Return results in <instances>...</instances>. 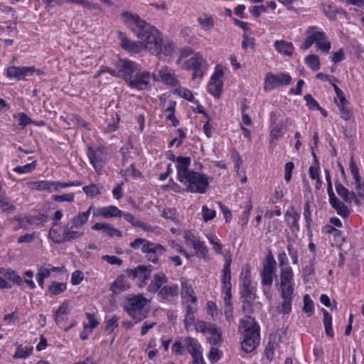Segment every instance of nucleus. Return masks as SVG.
Wrapping results in <instances>:
<instances>
[{
	"instance_id": "obj_39",
	"label": "nucleus",
	"mask_w": 364,
	"mask_h": 364,
	"mask_svg": "<svg viewBox=\"0 0 364 364\" xmlns=\"http://www.w3.org/2000/svg\"><path fill=\"white\" fill-rule=\"evenodd\" d=\"M305 64L312 70L316 71L320 69L321 62L319 57L315 54L308 55L304 58Z\"/></svg>"
},
{
	"instance_id": "obj_1",
	"label": "nucleus",
	"mask_w": 364,
	"mask_h": 364,
	"mask_svg": "<svg viewBox=\"0 0 364 364\" xmlns=\"http://www.w3.org/2000/svg\"><path fill=\"white\" fill-rule=\"evenodd\" d=\"M126 23L139 39L146 43V46L156 55L171 56L176 49L175 43L170 40H163L159 31L153 26L141 18L137 14L124 12Z\"/></svg>"
},
{
	"instance_id": "obj_52",
	"label": "nucleus",
	"mask_w": 364,
	"mask_h": 364,
	"mask_svg": "<svg viewBox=\"0 0 364 364\" xmlns=\"http://www.w3.org/2000/svg\"><path fill=\"white\" fill-rule=\"evenodd\" d=\"M303 311L308 314V316L312 315L314 311V304L311 300L309 294H305L304 296V307Z\"/></svg>"
},
{
	"instance_id": "obj_42",
	"label": "nucleus",
	"mask_w": 364,
	"mask_h": 364,
	"mask_svg": "<svg viewBox=\"0 0 364 364\" xmlns=\"http://www.w3.org/2000/svg\"><path fill=\"white\" fill-rule=\"evenodd\" d=\"M334 102L339 109L341 117L346 121L349 120L352 117V112L346 106L348 102V100H346V102L342 103L341 101L338 102L337 99L335 98Z\"/></svg>"
},
{
	"instance_id": "obj_47",
	"label": "nucleus",
	"mask_w": 364,
	"mask_h": 364,
	"mask_svg": "<svg viewBox=\"0 0 364 364\" xmlns=\"http://www.w3.org/2000/svg\"><path fill=\"white\" fill-rule=\"evenodd\" d=\"M275 272L272 270L262 269L261 272L262 285L271 287Z\"/></svg>"
},
{
	"instance_id": "obj_44",
	"label": "nucleus",
	"mask_w": 364,
	"mask_h": 364,
	"mask_svg": "<svg viewBox=\"0 0 364 364\" xmlns=\"http://www.w3.org/2000/svg\"><path fill=\"white\" fill-rule=\"evenodd\" d=\"M55 3L60 6L65 3L81 5L84 9H93L95 6L87 0H56Z\"/></svg>"
},
{
	"instance_id": "obj_53",
	"label": "nucleus",
	"mask_w": 364,
	"mask_h": 364,
	"mask_svg": "<svg viewBox=\"0 0 364 364\" xmlns=\"http://www.w3.org/2000/svg\"><path fill=\"white\" fill-rule=\"evenodd\" d=\"M323 10L326 15L331 19H334L338 12L337 7L332 3L323 4Z\"/></svg>"
},
{
	"instance_id": "obj_19",
	"label": "nucleus",
	"mask_w": 364,
	"mask_h": 364,
	"mask_svg": "<svg viewBox=\"0 0 364 364\" xmlns=\"http://www.w3.org/2000/svg\"><path fill=\"white\" fill-rule=\"evenodd\" d=\"M131 287V284L128 281L126 275H119L111 284L109 290L114 294H118L121 292L128 290Z\"/></svg>"
},
{
	"instance_id": "obj_8",
	"label": "nucleus",
	"mask_w": 364,
	"mask_h": 364,
	"mask_svg": "<svg viewBox=\"0 0 364 364\" xmlns=\"http://www.w3.org/2000/svg\"><path fill=\"white\" fill-rule=\"evenodd\" d=\"M291 81V77L288 73H279L274 74L268 73L264 78V90L265 92H270L279 86L289 85Z\"/></svg>"
},
{
	"instance_id": "obj_51",
	"label": "nucleus",
	"mask_w": 364,
	"mask_h": 364,
	"mask_svg": "<svg viewBox=\"0 0 364 364\" xmlns=\"http://www.w3.org/2000/svg\"><path fill=\"white\" fill-rule=\"evenodd\" d=\"M198 22L205 30H210L215 25L213 17L208 15H205L204 17H199Z\"/></svg>"
},
{
	"instance_id": "obj_46",
	"label": "nucleus",
	"mask_w": 364,
	"mask_h": 364,
	"mask_svg": "<svg viewBox=\"0 0 364 364\" xmlns=\"http://www.w3.org/2000/svg\"><path fill=\"white\" fill-rule=\"evenodd\" d=\"M277 346L278 343L276 341V338L274 337V340H272V338H270L264 350V355L269 361L272 360L274 354V350Z\"/></svg>"
},
{
	"instance_id": "obj_2",
	"label": "nucleus",
	"mask_w": 364,
	"mask_h": 364,
	"mask_svg": "<svg viewBox=\"0 0 364 364\" xmlns=\"http://www.w3.org/2000/svg\"><path fill=\"white\" fill-rule=\"evenodd\" d=\"M119 69L121 77L132 89L139 91L147 90L150 87L151 74L146 70L141 71V65L128 59H119L114 64Z\"/></svg>"
},
{
	"instance_id": "obj_45",
	"label": "nucleus",
	"mask_w": 364,
	"mask_h": 364,
	"mask_svg": "<svg viewBox=\"0 0 364 364\" xmlns=\"http://www.w3.org/2000/svg\"><path fill=\"white\" fill-rule=\"evenodd\" d=\"M173 93L191 102H197L191 91L186 87H178L174 90Z\"/></svg>"
},
{
	"instance_id": "obj_50",
	"label": "nucleus",
	"mask_w": 364,
	"mask_h": 364,
	"mask_svg": "<svg viewBox=\"0 0 364 364\" xmlns=\"http://www.w3.org/2000/svg\"><path fill=\"white\" fill-rule=\"evenodd\" d=\"M193 248L197 251V255L200 258H205L208 255V249L205 242L200 240L193 244Z\"/></svg>"
},
{
	"instance_id": "obj_22",
	"label": "nucleus",
	"mask_w": 364,
	"mask_h": 364,
	"mask_svg": "<svg viewBox=\"0 0 364 364\" xmlns=\"http://www.w3.org/2000/svg\"><path fill=\"white\" fill-rule=\"evenodd\" d=\"M335 188L338 196H340L344 201L350 202L352 200H354L355 203L357 204L360 203V200L357 198L355 192H350L348 188L338 181L335 182Z\"/></svg>"
},
{
	"instance_id": "obj_57",
	"label": "nucleus",
	"mask_w": 364,
	"mask_h": 364,
	"mask_svg": "<svg viewBox=\"0 0 364 364\" xmlns=\"http://www.w3.org/2000/svg\"><path fill=\"white\" fill-rule=\"evenodd\" d=\"M48 237L55 244L60 245L63 243V234L60 235L53 225L49 230Z\"/></svg>"
},
{
	"instance_id": "obj_58",
	"label": "nucleus",
	"mask_w": 364,
	"mask_h": 364,
	"mask_svg": "<svg viewBox=\"0 0 364 364\" xmlns=\"http://www.w3.org/2000/svg\"><path fill=\"white\" fill-rule=\"evenodd\" d=\"M242 300V309L244 313H252L253 311V303L256 298L253 297H241Z\"/></svg>"
},
{
	"instance_id": "obj_15",
	"label": "nucleus",
	"mask_w": 364,
	"mask_h": 364,
	"mask_svg": "<svg viewBox=\"0 0 364 364\" xmlns=\"http://www.w3.org/2000/svg\"><path fill=\"white\" fill-rule=\"evenodd\" d=\"M299 219L300 214L295 210L293 206L289 207L284 213V220L292 232L299 231Z\"/></svg>"
},
{
	"instance_id": "obj_62",
	"label": "nucleus",
	"mask_w": 364,
	"mask_h": 364,
	"mask_svg": "<svg viewBox=\"0 0 364 364\" xmlns=\"http://www.w3.org/2000/svg\"><path fill=\"white\" fill-rule=\"evenodd\" d=\"M82 190L87 196L90 197L101 194L100 188L96 184L85 186L82 188Z\"/></svg>"
},
{
	"instance_id": "obj_31",
	"label": "nucleus",
	"mask_w": 364,
	"mask_h": 364,
	"mask_svg": "<svg viewBox=\"0 0 364 364\" xmlns=\"http://www.w3.org/2000/svg\"><path fill=\"white\" fill-rule=\"evenodd\" d=\"M184 346L186 347L187 351L192 356L199 353H202V348L196 338L188 336L183 340Z\"/></svg>"
},
{
	"instance_id": "obj_6",
	"label": "nucleus",
	"mask_w": 364,
	"mask_h": 364,
	"mask_svg": "<svg viewBox=\"0 0 364 364\" xmlns=\"http://www.w3.org/2000/svg\"><path fill=\"white\" fill-rule=\"evenodd\" d=\"M140 245H141L142 253L146 254L148 260L154 264L159 262V256L166 251V247L162 245L152 242L144 238H136L130 244L131 247L134 250L138 249Z\"/></svg>"
},
{
	"instance_id": "obj_56",
	"label": "nucleus",
	"mask_w": 364,
	"mask_h": 364,
	"mask_svg": "<svg viewBox=\"0 0 364 364\" xmlns=\"http://www.w3.org/2000/svg\"><path fill=\"white\" fill-rule=\"evenodd\" d=\"M13 220L18 222V225L14 228L15 230L27 229L28 225L31 224L30 217L27 216H15Z\"/></svg>"
},
{
	"instance_id": "obj_23",
	"label": "nucleus",
	"mask_w": 364,
	"mask_h": 364,
	"mask_svg": "<svg viewBox=\"0 0 364 364\" xmlns=\"http://www.w3.org/2000/svg\"><path fill=\"white\" fill-rule=\"evenodd\" d=\"M159 75L161 81L166 85L171 86H177L179 85L175 73L168 67H164L160 69Z\"/></svg>"
},
{
	"instance_id": "obj_26",
	"label": "nucleus",
	"mask_w": 364,
	"mask_h": 364,
	"mask_svg": "<svg viewBox=\"0 0 364 364\" xmlns=\"http://www.w3.org/2000/svg\"><path fill=\"white\" fill-rule=\"evenodd\" d=\"M240 295L241 297H253L256 298L257 288L255 284L253 283L252 279H245L240 281Z\"/></svg>"
},
{
	"instance_id": "obj_24",
	"label": "nucleus",
	"mask_w": 364,
	"mask_h": 364,
	"mask_svg": "<svg viewBox=\"0 0 364 364\" xmlns=\"http://www.w3.org/2000/svg\"><path fill=\"white\" fill-rule=\"evenodd\" d=\"M0 273L1 274V278L11 284L12 283L14 285L21 286L23 282V278L15 270L10 268H3Z\"/></svg>"
},
{
	"instance_id": "obj_49",
	"label": "nucleus",
	"mask_w": 364,
	"mask_h": 364,
	"mask_svg": "<svg viewBox=\"0 0 364 364\" xmlns=\"http://www.w3.org/2000/svg\"><path fill=\"white\" fill-rule=\"evenodd\" d=\"M37 166L36 161H33L30 164H26L25 166H18L15 167L13 171L19 174L28 173L32 172L36 169Z\"/></svg>"
},
{
	"instance_id": "obj_38",
	"label": "nucleus",
	"mask_w": 364,
	"mask_h": 364,
	"mask_svg": "<svg viewBox=\"0 0 364 364\" xmlns=\"http://www.w3.org/2000/svg\"><path fill=\"white\" fill-rule=\"evenodd\" d=\"M186 315L185 318L183 321L184 326L187 328L188 327L191 326L195 321V316L194 314L197 311V308L191 305L187 304L186 307Z\"/></svg>"
},
{
	"instance_id": "obj_30",
	"label": "nucleus",
	"mask_w": 364,
	"mask_h": 364,
	"mask_svg": "<svg viewBox=\"0 0 364 364\" xmlns=\"http://www.w3.org/2000/svg\"><path fill=\"white\" fill-rule=\"evenodd\" d=\"M275 50L286 56H291L293 53L294 46L292 43L284 40L276 41L274 43Z\"/></svg>"
},
{
	"instance_id": "obj_5",
	"label": "nucleus",
	"mask_w": 364,
	"mask_h": 364,
	"mask_svg": "<svg viewBox=\"0 0 364 364\" xmlns=\"http://www.w3.org/2000/svg\"><path fill=\"white\" fill-rule=\"evenodd\" d=\"M213 178L197 171L190 172L180 182L186 186V191L193 193L203 194L207 191Z\"/></svg>"
},
{
	"instance_id": "obj_20",
	"label": "nucleus",
	"mask_w": 364,
	"mask_h": 364,
	"mask_svg": "<svg viewBox=\"0 0 364 364\" xmlns=\"http://www.w3.org/2000/svg\"><path fill=\"white\" fill-rule=\"evenodd\" d=\"M82 230L76 229L70 223H68L63 226V243L67 242H72L76 239H78L83 235Z\"/></svg>"
},
{
	"instance_id": "obj_10",
	"label": "nucleus",
	"mask_w": 364,
	"mask_h": 364,
	"mask_svg": "<svg viewBox=\"0 0 364 364\" xmlns=\"http://www.w3.org/2000/svg\"><path fill=\"white\" fill-rule=\"evenodd\" d=\"M223 74L224 73L223 70H220L218 67H216V69L211 76L208 85V92H210L217 99L220 98L223 90V82L222 77Z\"/></svg>"
},
{
	"instance_id": "obj_64",
	"label": "nucleus",
	"mask_w": 364,
	"mask_h": 364,
	"mask_svg": "<svg viewBox=\"0 0 364 364\" xmlns=\"http://www.w3.org/2000/svg\"><path fill=\"white\" fill-rule=\"evenodd\" d=\"M276 261L274 259V257L271 252H269L267 255L266 259L264 262V268L263 269L267 270H272L275 272L276 268Z\"/></svg>"
},
{
	"instance_id": "obj_27",
	"label": "nucleus",
	"mask_w": 364,
	"mask_h": 364,
	"mask_svg": "<svg viewBox=\"0 0 364 364\" xmlns=\"http://www.w3.org/2000/svg\"><path fill=\"white\" fill-rule=\"evenodd\" d=\"M93 230H102L109 237L117 236L121 237L122 236V232L117 228H114L109 223H97L92 226Z\"/></svg>"
},
{
	"instance_id": "obj_40",
	"label": "nucleus",
	"mask_w": 364,
	"mask_h": 364,
	"mask_svg": "<svg viewBox=\"0 0 364 364\" xmlns=\"http://www.w3.org/2000/svg\"><path fill=\"white\" fill-rule=\"evenodd\" d=\"M304 217L306 221V226L309 237L312 236V218H311V210H310V204L309 201L305 202L304 207Z\"/></svg>"
},
{
	"instance_id": "obj_32",
	"label": "nucleus",
	"mask_w": 364,
	"mask_h": 364,
	"mask_svg": "<svg viewBox=\"0 0 364 364\" xmlns=\"http://www.w3.org/2000/svg\"><path fill=\"white\" fill-rule=\"evenodd\" d=\"M14 345L16 348L15 353L13 355V358L26 359L32 355L33 351V347L32 346L23 347L22 344H20L18 342L15 343Z\"/></svg>"
},
{
	"instance_id": "obj_21",
	"label": "nucleus",
	"mask_w": 364,
	"mask_h": 364,
	"mask_svg": "<svg viewBox=\"0 0 364 364\" xmlns=\"http://www.w3.org/2000/svg\"><path fill=\"white\" fill-rule=\"evenodd\" d=\"M94 215H99L104 218H121L122 211L115 205H109L97 209L93 212Z\"/></svg>"
},
{
	"instance_id": "obj_63",
	"label": "nucleus",
	"mask_w": 364,
	"mask_h": 364,
	"mask_svg": "<svg viewBox=\"0 0 364 364\" xmlns=\"http://www.w3.org/2000/svg\"><path fill=\"white\" fill-rule=\"evenodd\" d=\"M255 39L253 37L249 36L247 33L242 35V48L247 49L250 48L252 50H255Z\"/></svg>"
},
{
	"instance_id": "obj_61",
	"label": "nucleus",
	"mask_w": 364,
	"mask_h": 364,
	"mask_svg": "<svg viewBox=\"0 0 364 364\" xmlns=\"http://www.w3.org/2000/svg\"><path fill=\"white\" fill-rule=\"evenodd\" d=\"M29 217L31 220V225H43L48 220V216L44 213H38V215Z\"/></svg>"
},
{
	"instance_id": "obj_34",
	"label": "nucleus",
	"mask_w": 364,
	"mask_h": 364,
	"mask_svg": "<svg viewBox=\"0 0 364 364\" xmlns=\"http://www.w3.org/2000/svg\"><path fill=\"white\" fill-rule=\"evenodd\" d=\"M231 262L232 259L230 256L225 259V263L222 269V284H231Z\"/></svg>"
},
{
	"instance_id": "obj_60",
	"label": "nucleus",
	"mask_w": 364,
	"mask_h": 364,
	"mask_svg": "<svg viewBox=\"0 0 364 364\" xmlns=\"http://www.w3.org/2000/svg\"><path fill=\"white\" fill-rule=\"evenodd\" d=\"M212 326L213 323H211L205 322L203 321H198L195 323V329L198 332L205 333L209 332Z\"/></svg>"
},
{
	"instance_id": "obj_25",
	"label": "nucleus",
	"mask_w": 364,
	"mask_h": 364,
	"mask_svg": "<svg viewBox=\"0 0 364 364\" xmlns=\"http://www.w3.org/2000/svg\"><path fill=\"white\" fill-rule=\"evenodd\" d=\"M294 274L291 267L287 266L281 269L280 274V291H283L289 287H293Z\"/></svg>"
},
{
	"instance_id": "obj_12",
	"label": "nucleus",
	"mask_w": 364,
	"mask_h": 364,
	"mask_svg": "<svg viewBox=\"0 0 364 364\" xmlns=\"http://www.w3.org/2000/svg\"><path fill=\"white\" fill-rule=\"evenodd\" d=\"M204 62L205 60L200 54H196L193 57L186 60L184 66L187 70H193V79L203 77V72L202 70V64Z\"/></svg>"
},
{
	"instance_id": "obj_18",
	"label": "nucleus",
	"mask_w": 364,
	"mask_h": 364,
	"mask_svg": "<svg viewBox=\"0 0 364 364\" xmlns=\"http://www.w3.org/2000/svg\"><path fill=\"white\" fill-rule=\"evenodd\" d=\"M181 295L183 300L186 304L191 301L192 304L197 303V297L194 295V289L191 285L188 284L187 279L185 278L181 279Z\"/></svg>"
},
{
	"instance_id": "obj_29",
	"label": "nucleus",
	"mask_w": 364,
	"mask_h": 364,
	"mask_svg": "<svg viewBox=\"0 0 364 364\" xmlns=\"http://www.w3.org/2000/svg\"><path fill=\"white\" fill-rule=\"evenodd\" d=\"M33 185L35 189L40 191L58 192L57 181H38L33 182Z\"/></svg>"
},
{
	"instance_id": "obj_16",
	"label": "nucleus",
	"mask_w": 364,
	"mask_h": 364,
	"mask_svg": "<svg viewBox=\"0 0 364 364\" xmlns=\"http://www.w3.org/2000/svg\"><path fill=\"white\" fill-rule=\"evenodd\" d=\"M168 279L164 272H159L154 275L153 279L147 287V291L151 294H156L166 284Z\"/></svg>"
},
{
	"instance_id": "obj_4",
	"label": "nucleus",
	"mask_w": 364,
	"mask_h": 364,
	"mask_svg": "<svg viewBox=\"0 0 364 364\" xmlns=\"http://www.w3.org/2000/svg\"><path fill=\"white\" fill-rule=\"evenodd\" d=\"M149 299L142 294H129L126 297L124 311L135 321L136 323L144 321L149 313Z\"/></svg>"
},
{
	"instance_id": "obj_33",
	"label": "nucleus",
	"mask_w": 364,
	"mask_h": 364,
	"mask_svg": "<svg viewBox=\"0 0 364 364\" xmlns=\"http://www.w3.org/2000/svg\"><path fill=\"white\" fill-rule=\"evenodd\" d=\"M122 216L127 222L131 223L134 227L139 228L141 230L146 231L151 230V226L149 224L137 220L132 214L129 213H122Z\"/></svg>"
},
{
	"instance_id": "obj_55",
	"label": "nucleus",
	"mask_w": 364,
	"mask_h": 364,
	"mask_svg": "<svg viewBox=\"0 0 364 364\" xmlns=\"http://www.w3.org/2000/svg\"><path fill=\"white\" fill-rule=\"evenodd\" d=\"M118 321L119 317L117 315H114L111 318L105 321V329L108 333H112L114 332V329L118 327Z\"/></svg>"
},
{
	"instance_id": "obj_59",
	"label": "nucleus",
	"mask_w": 364,
	"mask_h": 364,
	"mask_svg": "<svg viewBox=\"0 0 364 364\" xmlns=\"http://www.w3.org/2000/svg\"><path fill=\"white\" fill-rule=\"evenodd\" d=\"M223 352L212 346L208 357L211 363H215L221 358Z\"/></svg>"
},
{
	"instance_id": "obj_14",
	"label": "nucleus",
	"mask_w": 364,
	"mask_h": 364,
	"mask_svg": "<svg viewBox=\"0 0 364 364\" xmlns=\"http://www.w3.org/2000/svg\"><path fill=\"white\" fill-rule=\"evenodd\" d=\"M281 291V297L283 301L280 306H278L277 311L282 314H289L291 311L292 295L294 293V287H289Z\"/></svg>"
},
{
	"instance_id": "obj_37",
	"label": "nucleus",
	"mask_w": 364,
	"mask_h": 364,
	"mask_svg": "<svg viewBox=\"0 0 364 364\" xmlns=\"http://www.w3.org/2000/svg\"><path fill=\"white\" fill-rule=\"evenodd\" d=\"M208 333L211 334L208 338V342L211 346H218L222 343V333L215 324H213Z\"/></svg>"
},
{
	"instance_id": "obj_11",
	"label": "nucleus",
	"mask_w": 364,
	"mask_h": 364,
	"mask_svg": "<svg viewBox=\"0 0 364 364\" xmlns=\"http://www.w3.org/2000/svg\"><path fill=\"white\" fill-rule=\"evenodd\" d=\"M306 34L308 36L300 46V48L304 50L309 49L314 43L316 44V42L325 37V33L318 31L316 26H309L306 31Z\"/></svg>"
},
{
	"instance_id": "obj_54",
	"label": "nucleus",
	"mask_w": 364,
	"mask_h": 364,
	"mask_svg": "<svg viewBox=\"0 0 364 364\" xmlns=\"http://www.w3.org/2000/svg\"><path fill=\"white\" fill-rule=\"evenodd\" d=\"M337 212V214L343 218L348 217L350 213L349 208L341 201L332 206Z\"/></svg>"
},
{
	"instance_id": "obj_36",
	"label": "nucleus",
	"mask_w": 364,
	"mask_h": 364,
	"mask_svg": "<svg viewBox=\"0 0 364 364\" xmlns=\"http://www.w3.org/2000/svg\"><path fill=\"white\" fill-rule=\"evenodd\" d=\"M287 129L285 123L279 122L274 125L270 132V139L272 141H277L280 139L285 133Z\"/></svg>"
},
{
	"instance_id": "obj_43",
	"label": "nucleus",
	"mask_w": 364,
	"mask_h": 364,
	"mask_svg": "<svg viewBox=\"0 0 364 364\" xmlns=\"http://www.w3.org/2000/svg\"><path fill=\"white\" fill-rule=\"evenodd\" d=\"M67 289V284L63 282H51L50 284L48 286V290L53 295H59Z\"/></svg>"
},
{
	"instance_id": "obj_48",
	"label": "nucleus",
	"mask_w": 364,
	"mask_h": 364,
	"mask_svg": "<svg viewBox=\"0 0 364 364\" xmlns=\"http://www.w3.org/2000/svg\"><path fill=\"white\" fill-rule=\"evenodd\" d=\"M70 120L71 121L73 124L78 127L84 128L86 130L89 131L91 130L90 123L84 120L79 114H73L70 118Z\"/></svg>"
},
{
	"instance_id": "obj_28",
	"label": "nucleus",
	"mask_w": 364,
	"mask_h": 364,
	"mask_svg": "<svg viewBox=\"0 0 364 364\" xmlns=\"http://www.w3.org/2000/svg\"><path fill=\"white\" fill-rule=\"evenodd\" d=\"M92 209V205H91L86 211L80 212L73 218L71 223H70L73 225L74 228H76V229L82 230L83 225L87 222Z\"/></svg>"
},
{
	"instance_id": "obj_41",
	"label": "nucleus",
	"mask_w": 364,
	"mask_h": 364,
	"mask_svg": "<svg viewBox=\"0 0 364 364\" xmlns=\"http://www.w3.org/2000/svg\"><path fill=\"white\" fill-rule=\"evenodd\" d=\"M119 38L120 39V46L123 49L128 51H135L138 49V44L129 40L122 33H119Z\"/></svg>"
},
{
	"instance_id": "obj_13",
	"label": "nucleus",
	"mask_w": 364,
	"mask_h": 364,
	"mask_svg": "<svg viewBox=\"0 0 364 364\" xmlns=\"http://www.w3.org/2000/svg\"><path fill=\"white\" fill-rule=\"evenodd\" d=\"M32 68L27 66H9L6 70L5 75L9 79H15L18 81L24 80L27 76H29V73L33 71Z\"/></svg>"
},
{
	"instance_id": "obj_9",
	"label": "nucleus",
	"mask_w": 364,
	"mask_h": 364,
	"mask_svg": "<svg viewBox=\"0 0 364 364\" xmlns=\"http://www.w3.org/2000/svg\"><path fill=\"white\" fill-rule=\"evenodd\" d=\"M157 294V299L161 303H173L179 294V288L176 284L164 285Z\"/></svg>"
},
{
	"instance_id": "obj_17",
	"label": "nucleus",
	"mask_w": 364,
	"mask_h": 364,
	"mask_svg": "<svg viewBox=\"0 0 364 364\" xmlns=\"http://www.w3.org/2000/svg\"><path fill=\"white\" fill-rule=\"evenodd\" d=\"M191 161V158L188 156H179L177 157V179L179 181L186 177V175L189 174L190 172L193 171V170L189 169Z\"/></svg>"
},
{
	"instance_id": "obj_3",
	"label": "nucleus",
	"mask_w": 364,
	"mask_h": 364,
	"mask_svg": "<svg viewBox=\"0 0 364 364\" xmlns=\"http://www.w3.org/2000/svg\"><path fill=\"white\" fill-rule=\"evenodd\" d=\"M239 329L242 330L243 335L241 348L245 353H252L259 343V326L255 318L245 316L240 321Z\"/></svg>"
},
{
	"instance_id": "obj_35",
	"label": "nucleus",
	"mask_w": 364,
	"mask_h": 364,
	"mask_svg": "<svg viewBox=\"0 0 364 364\" xmlns=\"http://www.w3.org/2000/svg\"><path fill=\"white\" fill-rule=\"evenodd\" d=\"M323 315V326L325 329L326 335L333 338L334 337V333L332 328V316L325 309L321 310Z\"/></svg>"
},
{
	"instance_id": "obj_7",
	"label": "nucleus",
	"mask_w": 364,
	"mask_h": 364,
	"mask_svg": "<svg viewBox=\"0 0 364 364\" xmlns=\"http://www.w3.org/2000/svg\"><path fill=\"white\" fill-rule=\"evenodd\" d=\"M86 154L90 164L98 173H100L106 164L107 151L105 147L103 145H99L96 148L87 146Z\"/></svg>"
}]
</instances>
